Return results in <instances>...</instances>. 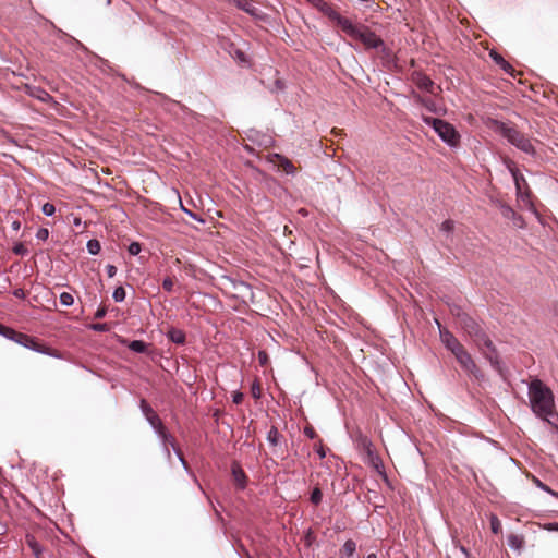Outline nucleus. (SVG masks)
Instances as JSON below:
<instances>
[{"mask_svg":"<svg viewBox=\"0 0 558 558\" xmlns=\"http://www.w3.org/2000/svg\"><path fill=\"white\" fill-rule=\"evenodd\" d=\"M527 396L532 413L558 430V412L553 390L539 378H534L527 386Z\"/></svg>","mask_w":558,"mask_h":558,"instance_id":"nucleus-1","label":"nucleus"},{"mask_svg":"<svg viewBox=\"0 0 558 558\" xmlns=\"http://www.w3.org/2000/svg\"><path fill=\"white\" fill-rule=\"evenodd\" d=\"M341 25L342 32L353 39H357L363 43L367 49L380 50L384 53L388 52V49L384 40L378 37L372 29L365 25H355L350 19L343 21Z\"/></svg>","mask_w":558,"mask_h":558,"instance_id":"nucleus-2","label":"nucleus"},{"mask_svg":"<svg viewBox=\"0 0 558 558\" xmlns=\"http://www.w3.org/2000/svg\"><path fill=\"white\" fill-rule=\"evenodd\" d=\"M490 125L494 131L505 137L511 145L520 149L521 151L535 156L536 149L531 143L530 138H527L523 133H521L517 128L511 126L500 120L494 119L490 121Z\"/></svg>","mask_w":558,"mask_h":558,"instance_id":"nucleus-3","label":"nucleus"},{"mask_svg":"<svg viewBox=\"0 0 558 558\" xmlns=\"http://www.w3.org/2000/svg\"><path fill=\"white\" fill-rule=\"evenodd\" d=\"M422 120L426 125L430 126L449 147H456L459 144L460 134L448 121L429 116H423Z\"/></svg>","mask_w":558,"mask_h":558,"instance_id":"nucleus-4","label":"nucleus"},{"mask_svg":"<svg viewBox=\"0 0 558 558\" xmlns=\"http://www.w3.org/2000/svg\"><path fill=\"white\" fill-rule=\"evenodd\" d=\"M140 409L160 442L172 441L173 436L167 430L159 415L145 399L140 400Z\"/></svg>","mask_w":558,"mask_h":558,"instance_id":"nucleus-5","label":"nucleus"},{"mask_svg":"<svg viewBox=\"0 0 558 558\" xmlns=\"http://www.w3.org/2000/svg\"><path fill=\"white\" fill-rule=\"evenodd\" d=\"M456 317L458 318L459 324L464 332L469 337L473 338L475 342L485 333V330L482 328V326L468 313L459 310V313L456 314Z\"/></svg>","mask_w":558,"mask_h":558,"instance_id":"nucleus-6","label":"nucleus"},{"mask_svg":"<svg viewBox=\"0 0 558 558\" xmlns=\"http://www.w3.org/2000/svg\"><path fill=\"white\" fill-rule=\"evenodd\" d=\"M16 343L28 349V350H32L37 353H41L44 355H48V356H52V357H57V359L60 357L59 353H57L56 351H52L48 347H45V345L38 343L34 337L28 336L23 332H21Z\"/></svg>","mask_w":558,"mask_h":558,"instance_id":"nucleus-7","label":"nucleus"},{"mask_svg":"<svg viewBox=\"0 0 558 558\" xmlns=\"http://www.w3.org/2000/svg\"><path fill=\"white\" fill-rule=\"evenodd\" d=\"M246 138L252 142L253 144H256L260 147H270L275 144L274 137L265 133L263 131H259L257 129L251 128L247 131H245Z\"/></svg>","mask_w":558,"mask_h":558,"instance_id":"nucleus-8","label":"nucleus"},{"mask_svg":"<svg viewBox=\"0 0 558 558\" xmlns=\"http://www.w3.org/2000/svg\"><path fill=\"white\" fill-rule=\"evenodd\" d=\"M436 324L439 329V338L442 345L446 348L447 351L450 353L454 352L459 348L462 347L458 338L447 328H444L439 320L436 319Z\"/></svg>","mask_w":558,"mask_h":558,"instance_id":"nucleus-9","label":"nucleus"},{"mask_svg":"<svg viewBox=\"0 0 558 558\" xmlns=\"http://www.w3.org/2000/svg\"><path fill=\"white\" fill-rule=\"evenodd\" d=\"M268 162L277 166L278 168H282L286 174L288 175H294L295 174V167L293 163L283 155L280 154H270L267 157Z\"/></svg>","mask_w":558,"mask_h":558,"instance_id":"nucleus-10","label":"nucleus"},{"mask_svg":"<svg viewBox=\"0 0 558 558\" xmlns=\"http://www.w3.org/2000/svg\"><path fill=\"white\" fill-rule=\"evenodd\" d=\"M231 474L236 488L244 490L247 486L248 477L238 461L232 462Z\"/></svg>","mask_w":558,"mask_h":558,"instance_id":"nucleus-11","label":"nucleus"},{"mask_svg":"<svg viewBox=\"0 0 558 558\" xmlns=\"http://www.w3.org/2000/svg\"><path fill=\"white\" fill-rule=\"evenodd\" d=\"M315 8L323 14H325L330 21L336 23L339 27H341V25L344 23L343 21L348 19L338 13L335 9L331 8V5H329L324 0H320Z\"/></svg>","mask_w":558,"mask_h":558,"instance_id":"nucleus-12","label":"nucleus"},{"mask_svg":"<svg viewBox=\"0 0 558 558\" xmlns=\"http://www.w3.org/2000/svg\"><path fill=\"white\" fill-rule=\"evenodd\" d=\"M500 211L504 218L511 220L513 226L519 229L525 228L524 218L514 211V209L508 204H500Z\"/></svg>","mask_w":558,"mask_h":558,"instance_id":"nucleus-13","label":"nucleus"},{"mask_svg":"<svg viewBox=\"0 0 558 558\" xmlns=\"http://www.w3.org/2000/svg\"><path fill=\"white\" fill-rule=\"evenodd\" d=\"M353 441L356 445L357 449L365 452L371 459H378L374 453L373 444L371 439L365 434H363L362 432H357L354 436Z\"/></svg>","mask_w":558,"mask_h":558,"instance_id":"nucleus-14","label":"nucleus"},{"mask_svg":"<svg viewBox=\"0 0 558 558\" xmlns=\"http://www.w3.org/2000/svg\"><path fill=\"white\" fill-rule=\"evenodd\" d=\"M222 279L228 281L233 290H235L240 296L245 298L246 295L253 296L252 287L243 280H239L229 276H223Z\"/></svg>","mask_w":558,"mask_h":558,"instance_id":"nucleus-15","label":"nucleus"},{"mask_svg":"<svg viewBox=\"0 0 558 558\" xmlns=\"http://www.w3.org/2000/svg\"><path fill=\"white\" fill-rule=\"evenodd\" d=\"M508 170L513 179L515 195L521 196L522 189L527 187L526 179L513 165H508Z\"/></svg>","mask_w":558,"mask_h":558,"instance_id":"nucleus-16","label":"nucleus"},{"mask_svg":"<svg viewBox=\"0 0 558 558\" xmlns=\"http://www.w3.org/2000/svg\"><path fill=\"white\" fill-rule=\"evenodd\" d=\"M489 57L506 74L513 75V66L500 53L493 49L489 51Z\"/></svg>","mask_w":558,"mask_h":558,"instance_id":"nucleus-17","label":"nucleus"},{"mask_svg":"<svg viewBox=\"0 0 558 558\" xmlns=\"http://www.w3.org/2000/svg\"><path fill=\"white\" fill-rule=\"evenodd\" d=\"M461 368L477 381L485 379L484 373L478 368L473 357L470 359L463 366H461Z\"/></svg>","mask_w":558,"mask_h":558,"instance_id":"nucleus-18","label":"nucleus"},{"mask_svg":"<svg viewBox=\"0 0 558 558\" xmlns=\"http://www.w3.org/2000/svg\"><path fill=\"white\" fill-rule=\"evenodd\" d=\"M166 337L169 341H171L174 344H184L186 341L185 332L175 327H170L166 331Z\"/></svg>","mask_w":558,"mask_h":558,"instance_id":"nucleus-19","label":"nucleus"},{"mask_svg":"<svg viewBox=\"0 0 558 558\" xmlns=\"http://www.w3.org/2000/svg\"><path fill=\"white\" fill-rule=\"evenodd\" d=\"M229 3H233L238 9L248 13L250 15L257 14V8L253 0H228Z\"/></svg>","mask_w":558,"mask_h":558,"instance_id":"nucleus-20","label":"nucleus"},{"mask_svg":"<svg viewBox=\"0 0 558 558\" xmlns=\"http://www.w3.org/2000/svg\"><path fill=\"white\" fill-rule=\"evenodd\" d=\"M25 543L31 548L35 558H41L44 547L39 544L34 535L27 534L25 536Z\"/></svg>","mask_w":558,"mask_h":558,"instance_id":"nucleus-21","label":"nucleus"},{"mask_svg":"<svg viewBox=\"0 0 558 558\" xmlns=\"http://www.w3.org/2000/svg\"><path fill=\"white\" fill-rule=\"evenodd\" d=\"M355 553H356L355 541L347 539L339 551V557L340 558H353Z\"/></svg>","mask_w":558,"mask_h":558,"instance_id":"nucleus-22","label":"nucleus"},{"mask_svg":"<svg viewBox=\"0 0 558 558\" xmlns=\"http://www.w3.org/2000/svg\"><path fill=\"white\" fill-rule=\"evenodd\" d=\"M519 199H521L522 202H524L527 207H529V210H531L537 219H539V214L538 211L536 210L535 206L533 205V203L531 202V192L529 190V186L527 187H524L522 189V193H521V196H517Z\"/></svg>","mask_w":558,"mask_h":558,"instance_id":"nucleus-23","label":"nucleus"},{"mask_svg":"<svg viewBox=\"0 0 558 558\" xmlns=\"http://www.w3.org/2000/svg\"><path fill=\"white\" fill-rule=\"evenodd\" d=\"M128 348L134 353H147L149 344L144 340H132L128 344Z\"/></svg>","mask_w":558,"mask_h":558,"instance_id":"nucleus-24","label":"nucleus"},{"mask_svg":"<svg viewBox=\"0 0 558 558\" xmlns=\"http://www.w3.org/2000/svg\"><path fill=\"white\" fill-rule=\"evenodd\" d=\"M20 335L21 332L14 330L13 328L0 324V336L4 337L5 339L16 343Z\"/></svg>","mask_w":558,"mask_h":558,"instance_id":"nucleus-25","label":"nucleus"},{"mask_svg":"<svg viewBox=\"0 0 558 558\" xmlns=\"http://www.w3.org/2000/svg\"><path fill=\"white\" fill-rule=\"evenodd\" d=\"M451 354L456 357L460 366H463L470 359H472L471 354L465 350L463 345Z\"/></svg>","mask_w":558,"mask_h":558,"instance_id":"nucleus-26","label":"nucleus"},{"mask_svg":"<svg viewBox=\"0 0 558 558\" xmlns=\"http://www.w3.org/2000/svg\"><path fill=\"white\" fill-rule=\"evenodd\" d=\"M226 49L230 56L238 59L240 62H246V54L241 49L236 48L233 43H228Z\"/></svg>","mask_w":558,"mask_h":558,"instance_id":"nucleus-27","label":"nucleus"},{"mask_svg":"<svg viewBox=\"0 0 558 558\" xmlns=\"http://www.w3.org/2000/svg\"><path fill=\"white\" fill-rule=\"evenodd\" d=\"M417 86L425 92H432L434 82L427 75H421L417 80Z\"/></svg>","mask_w":558,"mask_h":558,"instance_id":"nucleus-28","label":"nucleus"},{"mask_svg":"<svg viewBox=\"0 0 558 558\" xmlns=\"http://www.w3.org/2000/svg\"><path fill=\"white\" fill-rule=\"evenodd\" d=\"M280 437H281V435H280L279 430L277 429V427L271 426L267 433L266 439L271 446H277L279 444Z\"/></svg>","mask_w":558,"mask_h":558,"instance_id":"nucleus-29","label":"nucleus"},{"mask_svg":"<svg viewBox=\"0 0 558 558\" xmlns=\"http://www.w3.org/2000/svg\"><path fill=\"white\" fill-rule=\"evenodd\" d=\"M26 87H27V89H29L28 94L33 97H36L39 100L44 101L46 98L50 97L49 94L40 87H29V86H26Z\"/></svg>","mask_w":558,"mask_h":558,"instance_id":"nucleus-30","label":"nucleus"},{"mask_svg":"<svg viewBox=\"0 0 558 558\" xmlns=\"http://www.w3.org/2000/svg\"><path fill=\"white\" fill-rule=\"evenodd\" d=\"M86 248L90 255H97L101 250V245L97 239H90L87 241Z\"/></svg>","mask_w":558,"mask_h":558,"instance_id":"nucleus-31","label":"nucleus"},{"mask_svg":"<svg viewBox=\"0 0 558 558\" xmlns=\"http://www.w3.org/2000/svg\"><path fill=\"white\" fill-rule=\"evenodd\" d=\"M169 445H170L171 449L173 450L174 454L177 456V458L179 459V461L181 462L184 470H187L189 469L187 462L184 459L181 450L175 446V441H174L173 437H172V441H169Z\"/></svg>","mask_w":558,"mask_h":558,"instance_id":"nucleus-32","label":"nucleus"},{"mask_svg":"<svg viewBox=\"0 0 558 558\" xmlns=\"http://www.w3.org/2000/svg\"><path fill=\"white\" fill-rule=\"evenodd\" d=\"M476 343L478 345L483 344L488 351L496 353V348L486 332L476 341Z\"/></svg>","mask_w":558,"mask_h":558,"instance_id":"nucleus-33","label":"nucleus"},{"mask_svg":"<svg viewBox=\"0 0 558 558\" xmlns=\"http://www.w3.org/2000/svg\"><path fill=\"white\" fill-rule=\"evenodd\" d=\"M322 499H323L322 489L319 487H314L310 495V501L313 505L318 506L322 502Z\"/></svg>","mask_w":558,"mask_h":558,"instance_id":"nucleus-34","label":"nucleus"},{"mask_svg":"<svg viewBox=\"0 0 558 558\" xmlns=\"http://www.w3.org/2000/svg\"><path fill=\"white\" fill-rule=\"evenodd\" d=\"M454 229V221L451 219L445 220L441 225L439 230L445 233L447 236L451 235Z\"/></svg>","mask_w":558,"mask_h":558,"instance_id":"nucleus-35","label":"nucleus"},{"mask_svg":"<svg viewBox=\"0 0 558 558\" xmlns=\"http://www.w3.org/2000/svg\"><path fill=\"white\" fill-rule=\"evenodd\" d=\"M126 293L122 286L117 287L112 292V298L117 303H121L125 300Z\"/></svg>","mask_w":558,"mask_h":558,"instance_id":"nucleus-36","label":"nucleus"},{"mask_svg":"<svg viewBox=\"0 0 558 558\" xmlns=\"http://www.w3.org/2000/svg\"><path fill=\"white\" fill-rule=\"evenodd\" d=\"M60 303L61 305L65 306V307H70L73 305L74 303V298L71 293L69 292H62L60 294Z\"/></svg>","mask_w":558,"mask_h":558,"instance_id":"nucleus-37","label":"nucleus"},{"mask_svg":"<svg viewBox=\"0 0 558 558\" xmlns=\"http://www.w3.org/2000/svg\"><path fill=\"white\" fill-rule=\"evenodd\" d=\"M490 530L494 534H498L501 531V523L496 514H492L489 518Z\"/></svg>","mask_w":558,"mask_h":558,"instance_id":"nucleus-38","label":"nucleus"},{"mask_svg":"<svg viewBox=\"0 0 558 558\" xmlns=\"http://www.w3.org/2000/svg\"><path fill=\"white\" fill-rule=\"evenodd\" d=\"M12 252L19 256H26L28 254V250L25 247V245L22 242L14 243V245L12 247Z\"/></svg>","mask_w":558,"mask_h":558,"instance_id":"nucleus-39","label":"nucleus"},{"mask_svg":"<svg viewBox=\"0 0 558 558\" xmlns=\"http://www.w3.org/2000/svg\"><path fill=\"white\" fill-rule=\"evenodd\" d=\"M142 251V244L140 242H131L128 246V252L132 256H137Z\"/></svg>","mask_w":558,"mask_h":558,"instance_id":"nucleus-40","label":"nucleus"},{"mask_svg":"<svg viewBox=\"0 0 558 558\" xmlns=\"http://www.w3.org/2000/svg\"><path fill=\"white\" fill-rule=\"evenodd\" d=\"M507 544L511 549H518L521 546V539L517 535H509L507 538Z\"/></svg>","mask_w":558,"mask_h":558,"instance_id":"nucleus-41","label":"nucleus"},{"mask_svg":"<svg viewBox=\"0 0 558 558\" xmlns=\"http://www.w3.org/2000/svg\"><path fill=\"white\" fill-rule=\"evenodd\" d=\"M534 483H535L536 487H538L543 492H546V493H548V494H550L553 496L558 497V493L554 492L548 485H546L545 483H543L538 478H534Z\"/></svg>","mask_w":558,"mask_h":558,"instance_id":"nucleus-42","label":"nucleus"},{"mask_svg":"<svg viewBox=\"0 0 558 558\" xmlns=\"http://www.w3.org/2000/svg\"><path fill=\"white\" fill-rule=\"evenodd\" d=\"M41 211L45 216L51 217L56 214V206L52 203H45L41 207Z\"/></svg>","mask_w":558,"mask_h":558,"instance_id":"nucleus-43","label":"nucleus"},{"mask_svg":"<svg viewBox=\"0 0 558 558\" xmlns=\"http://www.w3.org/2000/svg\"><path fill=\"white\" fill-rule=\"evenodd\" d=\"M89 329L97 332H107L110 328L107 323H96L90 324Z\"/></svg>","mask_w":558,"mask_h":558,"instance_id":"nucleus-44","label":"nucleus"},{"mask_svg":"<svg viewBox=\"0 0 558 558\" xmlns=\"http://www.w3.org/2000/svg\"><path fill=\"white\" fill-rule=\"evenodd\" d=\"M316 541V537L312 531V529H307L305 532H304V542H305V545L307 547H311L314 542Z\"/></svg>","mask_w":558,"mask_h":558,"instance_id":"nucleus-45","label":"nucleus"},{"mask_svg":"<svg viewBox=\"0 0 558 558\" xmlns=\"http://www.w3.org/2000/svg\"><path fill=\"white\" fill-rule=\"evenodd\" d=\"M49 230L47 228H39L36 232V239L39 240V241H47L48 238H49Z\"/></svg>","mask_w":558,"mask_h":558,"instance_id":"nucleus-46","label":"nucleus"},{"mask_svg":"<svg viewBox=\"0 0 558 558\" xmlns=\"http://www.w3.org/2000/svg\"><path fill=\"white\" fill-rule=\"evenodd\" d=\"M251 393H252L254 399H259L262 397L260 385H259V383L257 380H255L252 384Z\"/></svg>","mask_w":558,"mask_h":558,"instance_id":"nucleus-47","label":"nucleus"},{"mask_svg":"<svg viewBox=\"0 0 558 558\" xmlns=\"http://www.w3.org/2000/svg\"><path fill=\"white\" fill-rule=\"evenodd\" d=\"M162 288H163L167 292H172V290H173V280H172L170 277H166V278L162 280Z\"/></svg>","mask_w":558,"mask_h":558,"instance_id":"nucleus-48","label":"nucleus"},{"mask_svg":"<svg viewBox=\"0 0 558 558\" xmlns=\"http://www.w3.org/2000/svg\"><path fill=\"white\" fill-rule=\"evenodd\" d=\"M258 362L262 366L267 365V363L269 362V356L266 353V351H263V350L258 351Z\"/></svg>","mask_w":558,"mask_h":558,"instance_id":"nucleus-49","label":"nucleus"},{"mask_svg":"<svg viewBox=\"0 0 558 558\" xmlns=\"http://www.w3.org/2000/svg\"><path fill=\"white\" fill-rule=\"evenodd\" d=\"M304 435L307 436L310 439H315L317 437V433L315 432V429L311 425L305 426Z\"/></svg>","mask_w":558,"mask_h":558,"instance_id":"nucleus-50","label":"nucleus"},{"mask_svg":"<svg viewBox=\"0 0 558 558\" xmlns=\"http://www.w3.org/2000/svg\"><path fill=\"white\" fill-rule=\"evenodd\" d=\"M182 210L189 216L191 217L192 219L196 220V221H199V222H204V219L201 218L197 214H195L194 211L190 210V209H186L184 208L182 205Z\"/></svg>","mask_w":558,"mask_h":558,"instance_id":"nucleus-51","label":"nucleus"},{"mask_svg":"<svg viewBox=\"0 0 558 558\" xmlns=\"http://www.w3.org/2000/svg\"><path fill=\"white\" fill-rule=\"evenodd\" d=\"M107 315V308L105 306H99L97 311L95 312V318L101 319Z\"/></svg>","mask_w":558,"mask_h":558,"instance_id":"nucleus-52","label":"nucleus"},{"mask_svg":"<svg viewBox=\"0 0 558 558\" xmlns=\"http://www.w3.org/2000/svg\"><path fill=\"white\" fill-rule=\"evenodd\" d=\"M243 393L241 391H234L232 393V402L235 404H240L243 401Z\"/></svg>","mask_w":558,"mask_h":558,"instance_id":"nucleus-53","label":"nucleus"},{"mask_svg":"<svg viewBox=\"0 0 558 558\" xmlns=\"http://www.w3.org/2000/svg\"><path fill=\"white\" fill-rule=\"evenodd\" d=\"M160 445H161V448H162V451H163L166 458L168 460H170L171 452H170V449H169V447H170L169 441L160 442Z\"/></svg>","mask_w":558,"mask_h":558,"instance_id":"nucleus-54","label":"nucleus"},{"mask_svg":"<svg viewBox=\"0 0 558 558\" xmlns=\"http://www.w3.org/2000/svg\"><path fill=\"white\" fill-rule=\"evenodd\" d=\"M106 271L109 278H112L117 274V267L114 265L108 264L106 266Z\"/></svg>","mask_w":558,"mask_h":558,"instance_id":"nucleus-55","label":"nucleus"},{"mask_svg":"<svg viewBox=\"0 0 558 558\" xmlns=\"http://www.w3.org/2000/svg\"><path fill=\"white\" fill-rule=\"evenodd\" d=\"M12 294L15 298L21 299V300H24L26 298V294H25L24 290L21 289V288H17V289L13 290Z\"/></svg>","mask_w":558,"mask_h":558,"instance_id":"nucleus-56","label":"nucleus"},{"mask_svg":"<svg viewBox=\"0 0 558 558\" xmlns=\"http://www.w3.org/2000/svg\"><path fill=\"white\" fill-rule=\"evenodd\" d=\"M315 450H316V453L318 454V457H319L320 459H324V458L326 457V451H325V449H324V447H323V445H322V444H319L318 446H316Z\"/></svg>","mask_w":558,"mask_h":558,"instance_id":"nucleus-57","label":"nucleus"},{"mask_svg":"<svg viewBox=\"0 0 558 558\" xmlns=\"http://www.w3.org/2000/svg\"><path fill=\"white\" fill-rule=\"evenodd\" d=\"M275 88H276V90H283L284 84L280 78H277L275 81Z\"/></svg>","mask_w":558,"mask_h":558,"instance_id":"nucleus-58","label":"nucleus"},{"mask_svg":"<svg viewBox=\"0 0 558 558\" xmlns=\"http://www.w3.org/2000/svg\"><path fill=\"white\" fill-rule=\"evenodd\" d=\"M547 531H558V522L548 523L546 525Z\"/></svg>","mask_w":558,"mask_h":558,"instance_id":"nucleus-59","label":"nucleus"},{"mask_svg":"<svg viewBox=\"0 0 558 558\" xmlns=\"http://www.w3.org/2000/svg\"><path fill=\"white\" fill-rule=\"evenodd\" d=\"M11 228L14 230V231H19L20 228H21V222L19 220H13L11 222Z\"/></svg>","mask_w":558,"mask_h":558,"instance_id":"nucleus-60","label":"nucleus"},{"mask_svg":"<svg viewBox=\"0 0 558 558\" xmlns=\"http://www.w3.org/2000/svg\"><path fill=\"white\" fill-rule=\"evenodd\" d=\"M460 550H461V553H462V554H464V556H465L466 558H472V557H471V554L469 553V550H468V548H466V547H464V546H460Z\"/></svg>","mask_w":558,"mask_h":558,"instance_id":"nucleus-61","label":"nucleus"},{"mask_svg":"<svg viewBox=\"0 0 558 558\" xmlns=\"http://www.w3.org/2000/svg\"><path fill=\"white\" fill-rule=\"evenodd\" d=\"M459 310L462 311L460 306H454L453 308H451V312L456 316V314L459 313Z\"/></svg>","mask_w":558,"mask_h":558,"instance_id":"nucleus-62","label":"nucleus"},{"mask_svg":"<svg viewBox=\"0 0 558 558\" xmlns=\"http://www.w3.org/2000/svg\"><path fill=\"white\" fill-rule=\"evenodd\" d=\"M308 3H311L313 7H316L317 3H319L320 0H306Z\"/></svg>","mask_w":558,"mask_h":558,"instance_id":"nucleus-63","label":"nucleus"},{"mask_svg":"<svg viewBox=\"0 0 558 558\" xmlns=\"http://www.w3.org/2000/svg\"><path fill=\"white\" fill-rule=\"evenodd\" d=\"M365 558H377V555L375 553H371Z\"/></svg>","mask_w":558,"mask_h":558,"instance_id":"nucleus-64","label":"nucleus"}]
</instances>
